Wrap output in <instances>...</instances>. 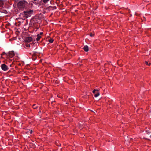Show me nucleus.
Returning <instances> with one entry per match:
<instances>
[{"label":"nucleus","instance_id":"f03ea898","mask_svg":"<svg viewBox=\"0 0 151 151\" xmlns=\"http://www.w3.org/2000/svg\"><path fill=\"white\" fill-rule=\"evenodd\" d=\"M27 2L25 1H19L17 4L18 8L21 10H23L27 6Z\"/></svg>","mask_w":151,"mask_h":151},{"label":"nucleus","instance_id":"0eeeda50","mask_svg":"<svg viewBox=\"0 0 151 151\" xmlns=\"http://www.w3.org/2000/svg\"><path fill=\"white\" fill-rule=\"evenodd\" d=\"M41 37V36L40 35H37V38H36V40L37 41H39L40 40Z\"/></svg>","mask_w":151,"mask_h":151},{"label":"nucleus","instance_id":"20e7f679","mask_svg":"<svg viewBox=\"0 0 151 151\" xmlns=\"http://www.w3.org/2000/svg\"><path fill=\"white\" fill-rule=\"evenodd\" d=\"M9 57L11 58H12L14 55V53L13 51H10L9 53Z\"/></svg>","mask_w":151,"mask_h":151},{"label":"nucleus","instance_id":"ddd939ff","mask_svg":"<svg viewBox=\"0 0 151 151\" xmlns=\"http://www.w3.org/2000/svg\"><path fill=\"white\" fill-rule=\"evenodd\" d=\"M33 108L34 109H35L37 108V107L36 105L34 104L33 105Z\"/></svg>","mask_w":151,"mask_h":151},{"label":"nucleus","instance_id":"f257e3e1","mask_svg":"<svg viewBox=\"0 0 151 151\" xmlns=\"http://www.w3.org/2000/svg\"><path fill=\"white\" fill-rule=\"evenodd\" d=\"M34 11L32 9H28L23 12L24 18H27L30 17L33 14Z\"/></svg>","mask_w":151,"mask_h":151},{"label":"nucleus","instance_id":"7ed1b4c3","mask_svg":"<svg viewBox=\"0 0 151 151\" xmlns=\"http://www.w3.org/2000/svg\"><path fill=\"white\" fill-rule=\"evenodd\" d=\"M1 69L4 71H6L9 69L8 66L5 64H3L1 65Z\"/></svg>","mask_w":151,"mask_h":151},{"label":"nucleus","instance_id":"f8f14e48","mask_svg":"<svg viewBox=\"0 0 151 151\" xmlns=\"http://www.w3.org/2000/svg\"><path fill=\"white\" fill-rule=\"evenodd\" d=\"M145 64L148 65H150V63H148L147 61H145Z\"/></svg>","mask_w":151,"mask_h":151},{"label":"nucleus","instance_id":"9b49d317","mask_svg":"<svg viewBox=\"0 0 151 151\" xmlns=\"http://www.w3.org/2000/svg\"><path fill=\"white\" fill-rule=\"evenodd\" d=\"M44 3H47L50 0H42Z\"/></svg>","mask_w":151,"mask_h":151},{"label":"nucleus","instance_id":"6e6552de","mask_svg":"<svg viewBox=\"0 0 151 151\" xmlns=\"http://www.w3.org/2000/svg\"><path fill=\"white\" fill-rule=\"evenodd\" d=\"M99 95V93L97 92L96 93L94 94V96L95 97H97Z\"/></svg>","mask_w":151,"mask_h":151},{"label":"nucleus","instance_id":"423d86ee","mask_svg":"<svg viewBox=\"0 0 151 151\" xmlns=\"http://www.w3.org/2000/svg\"><path fill=\"white\" fill-rule=\"evenodd\" d=\"M84 50L86 52H88V47L87 46H85L83 47Z\"/></svg>","mask_w":151,"mask_h":151},{"label":"nucleus","instance_id":"2eb2a0df","mask_svg":"<svg viewBox=\"0 0 151 151\" xmlns=\"http://www.w3.org/2000/svg\"><path fill=\"white\" fill-rule=\"evenodd\" d=\"M90 36L91 37H93L94 36V34H93L92 33H91L90 34Z\"/></svg>","mask_w":151,"mask_h":151},{"label":"nucleus","instance_id":"1a4fd4ad","mask_svg":"<svg viewBox=\"0 0 151 151\" xmlns=\"http://www.w3.org/2000/svg\"><path fill=\"white\" fill-rule=\"evenodd\" d=\"M99 91V90H98L94 89V90H93L92 92H93V93H94V94H95L96 93V92H97Z\"/></svg>","mask_w":151,"mask_h":151},{"label":"nucleus","instance_id":"f3484780","mask_svg":"<svg viewBox=\"0 0 151 151\" xmlns=\"http://www.w3.org/2000/svg\"><path fill=\"white\" fill-rule=\"evenodd\" d=\"M29 131H30V134H32V130H29Z\"/></svg>","mask_w":151,"mask_h":151},{"label":"nucleus","instance_id":"39448f33","mask_svg":"<svg viewBox=\"0 0 151 151\" xmlns=\"http://www.w3.org/2000/svg\"><path fill=\"white\" fill-rule=\"evenodd\" d=\"M25 40L27 42H30L32 40V38L31 37H29L26 38Z\"/></svg>","mask_w":151,"mask_h":151},{"label":"nucleus","instance_id":"9d476101","mask_svg":"<svg viewBox=\"0 0 151 151\" xmlns=\"http://www.w3.org/2000/svg\"><path fill=\"white\" fill-rule=\"evenodd\" d=\"M53 41L54 40L52 38L50 39L49 40V42L50 43H52L53 42Z\"/></svg>","mask_w":151,"mask_h":151},{"label":"nucleus","instance_id":"4468645a","mask_svg":"<svg viewBox=\"0 0 151 151\" xmlns=\"http://www.w3.org/2000/svg\"><path fill=\"white\" fill-rule=\"evenodd\" d=\"M43 34V33L42 32H41L39 34H38V35H40V36H41V35H42Z\"/></svg>","mask_w":151,"mask_h":151},{"label":"nucleus","instance_id":"dca6fc26","mask_svg":"<svg viewBox=\"0 0 151 151\" xmlns=\"http://www.w3.org/2000/svg\"><path fill=\"white\" fill-rule=\"evenodd\" d=\"M26 47H30V45L29 44H27L26 45Z\"/></svg>","mask_w":151,"mask_h":151}]
</instances>
